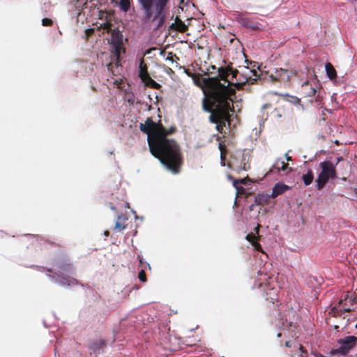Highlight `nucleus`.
Returning a JSON list of instances; mask_svg holds the SVG:
<instances>
[{
	"label": "nucleus",
	"instance_id": "obj_50",
	"mask_svg": "<svg viewBox=\"0 0 357 357\" xmlns=\"http://www.w3.org/2000/svg\"><path fill=\"white\" fill-rule=\"evenodd\" d=\"M354 192H355L356 196L357 197V189L356 188H355Z\"/></svg>",
	"mask_w": 357,
	"mask_h": 357
},
{
	"label": "nucleus",
	"instance_id": "obj_56",
	"mask_svg": "<svg viewBox=\"0 0 357 357\" xmlns=\"http://www.w3.org/2000/svg\"><path fill=\"white\" fill-rule=\"evenodd\" d=\"M326 110H327L328 112H331V110H328L327 109H325Z\"/></svg>",
	"mask_w": 357,
	"mask_h": 357
},
{
	"label": "nucleus",
	"instance_id": "obj_49",
	"mask_svg": "<svg viewBox=\"0 0 357 357\" xmlns=\"http://www.w3.org/2000/svg\"><path fill=\"white\" fill-rule=\"evenodd\" d=\"M43 325L45 327L47 328V324L45 321H43Z\"/></svg>",
	"mask_w": 357,
	"mask_h": 357
},
{
	"label": "nucleus",
	"instance_id": "obj_7",
	"mask_svg": "<svg viewBox=\"0 0 357 357\" xmlns=\"http://www.w3.org/2000/svg\"><path fill=\"white\" fill-rule=\"evenodd\" d=\"M250 157L249 151H246L245 149L237 150L231 155L228 167L236 171L243 170L246 172L250 168Z\"/></svg>",
	"mask_w": 357,
	"mask_h": 357
},
{
	"label": "nucleus",
	"instance_id": "obj_51",
	"mask_svg": "<svg viewBox=\"0 0 357 357\" xmlns=\"http://www.w3.org/2000/svg\"><path fill=\"white\" fill-rule=\"evenodd\" d=\"M289 326H293V321H290V322H289Z\"/></svg>",
	"mask_w": 357,
	"mask_h": 357
},
{
	"label": "nucleus",
	"instance_id": "obj_55",
	"mask_svg": "<svg viewBox=\"0 0 357 357\" xmlns=\"http://www.w3.org/2000/svg\"><path fill=\"white\" fill-rule=\"evenodd\" d=\"M148 98H149L150 100H151V98L150 95H149V96H148Z\"/></svg>",
	"mask_w": 357,
	"mask_h": 357
},
{
	"label": "nucleus",
	"instance_id": "obj_42",
	"mask_svg": "<svg viewBox=\"0 0 357 357\" xmlns=\"http://www.w3.org/2000/svg\"><path fill=\"white\" fill-rule=\"evenodd\" d=\"M109 208L112 211H116V207L114 206H113L112 204H110Z\"/></svg>",
	"mask_w": 357,
	"mask_h": 357
},
{
	"label": "nucleus",
	"instance_id": "obj_9",
	"mask_svg": "<svg viewBox=\"0 0 357 357\" xmlns=\"http://www.w3.org/2000/svg\"><path fill=\"white\" fill-rule=\"evenodd\" d=\"M246 13L236 12L234 13V17L241 27L251 30H259L262 29L263 25L259 22L252 21L250 18L245 16Z\"/></svg>",
	"mask_w": 357,
	"mask_h": 357
},
{
	"label": "nucleus",
	"instance_id": "obj_11",
	"mask_svg": "<svg viewBox=\"0 0 357 357\" xmlns=\"http://www.w3.org/2000/svg\"><path fill=\"white\" fill-rule=\"evenodd\" d=\"M267 75L269 77V79L272 82H287L289 80V73L287 70L284 68H274L273 71L269 73V72H266Z\"/></svg>",
	"mask_w": 357,
	"mask_h": 357
},
{
	"label": "nucleus",
	"instance_id": "obj_53",
	"mask_svg": "<svg viewBox=\"0 0 357 357\" xmlns=\"http://www.w3.org/2000/svg\"><path fill=\"white\" fill-rule=\"evenodd\" d=\"M109 153L110 154H113V153H114V151H109Z\"/></svg>",
	"mask_w": 357,
	"mask_h": 357
},
{
	"label": "nucleus",
	"instance_id": "obj_38",
	"mask_svg": "<svg viewBox=\"0 0 357 357\" xmlns=\"http://www.w3.org/2000/svg\"><path fill=\"white\" fill-rule=\"evenodd\" d=\"M256 204H255V202L253 204H252L250 207H249V210L250 211H253L254 210V206H255Z\"/></svg>",
	"mask_w": 357,
	"mask_h": 357
},
{
	"label": "nucleus",
	"instance_id": "obj_41",
	"mask_svg": "<svg viewBox=\"0 0 357 357\" xmlns=\"http://www.w3.org/2000/svg\"><path fill=\"white\" fill-rule=\"evenodd\" d=\"M179 4L180 5L185 4V6H187V3H185V0H180Z\"/></svg>",
	"mask_w": 357,
	"mask_h": 357
},
{
	"label": "nucleus",
	"instance_id": "obj_10",
	"mask_svg": "<svg viewBox=\"0 0 357 357\" xmlns=\"http://www.w3.org/2000/svg\"><path fill=\"white\" fill-rule=\"evenodd\" d=\"M337 342L340 344V350L346 356L356 347L357 337L354 335H347L338 339Z\"/></svg>",
	"mask_w": 357,
	"mask_h": 357
},
{
	"label": "nucleus",
	"instance_id": "obj_16",
	"mask_svg": "<svg viewBox=\"0 0 357 357\" xmlns=\"http://www.w3.org/2000/svg\"><path fill=\"white\" fill-rule=\"evenodd\" d=\"M288 169V165L284 160L278 158L275 163L272 165L269 172H273V169H276L277 172H284Z\"/></svg>",
	"mask_w": 357,
	"mask_h": 357
},
{
	"label": "nucleus",
	"instance_id": "obj_52",
	"mask_svg": "<svg viewBox=\"0 0 357 357\" xmlns=\"http://www.w3.org/2000/svg\"><path fill=\"white\" fill-rule=\"evenodd\" d=\"M277 336H278V337H281V334L279 333L277 334Z\"/></svg>",
	"mask_w": 357,
	"mask_h": 357
},
{
	"label": "nucleus",
	"instance_id": "obj_36",
	"mask_svg": "<svg viewBox=\"0 0 357 357\" xmlns=\"http://www.w3.org/2000/svg\"><path fill=\"white\" fill-rule=\"evenodd\" d=\"M144 107L146 108L147 110H151V105H149L147 102H146L144 104Z\"/></svg>",
	"mask_w": 357,
	"mask_h": 357
},
{
	"label": "nucleus",
	"instance_id": "obj_29",
	"mask_svg": "<svg viewBox=\"0 0 357 357\" xmlns=\"http://www.w3.org/2000/svg\"><path fill=\"white\" fill-rule=\"evenodd\" d=\"M137 76L139 78H142L144 76L143 74V64H142V60L141 59H139V66H138V70H137Z\"/></svg>",
	"mask_w": 357,
	"mask_h": 357
},
{
	"label": "nucleus",
	"instance_id": "obj_48",
	"mask_svg": "<svg viewBox=\"0 0 357 357\" xmlns=\"http://www.w3.org/2000/svg\"><path fill=\"white\" fill-rule=\"evenodd\" d=\"M43 325L45 327L47 328V324L45 321H43Z\"/></svg>",
	"mask_w": 357,
	"mask_h": 357
},
{
	"label": "nucleus",
	"instance_id": "obj_47",
	"mask_svg": "<svg viewBox=\"0 0 357 357\" xmlns=\"http://www.w3.org/2000/svg\"><path fill=\"white\" fill-rule=\"evenodd\" d=\"M341 180L342 181H347V178L346 177H342V178H341Z\"/></svg>",
	"mask_w": 357,
	"mask_h": 357
},
{
	"label": "nucleus",
	"instance_id": "obj_24",
	"mask_svg": "<svg viewBox=\"0 0 357 357\" xmlns=\"http://www.w3.org/2000/svg\"><path fill=\"white\" fill-rule=\"evenodd\" d=\"M123 215L122 213L117 215V221L115 223L114 230L121 231L125 229V225L120 222V220L123 218Z\"/></svg>",
	"mask_w": 357,
	"mask_h": 357
},
{
	"label": "nucleus",
	"instance_id": "obj_35",
	"mask_svg": "<svg viewBox=\"0 0 357 357\" xmlns=\"http://www.w3.org/2000/svg\"><path fill=\"white\" fill-rule=\"evenodd\" d=\"M271 107V104H264L262 107H261V109H268L269 107Z\"/></svg>",
	"mask_w": 357,
	"mask_h": 357
},
{
	"label": "nucleus",
	"instance_id": "obj_1",
	"mask_svg": "<svg viewBox=\"0 0 357 357\" xmlns=\"http://www.w3.org/2000/svg\"><path fill=\"white\" fill-rule=\"evenodd\" d=\"M155 126V122L148 117L144 123H139V128L141 132L147 135L150 153L158 158L167 170L176 174L179 172L183 162L180 148L174 139H168L157 131H152Z\"/></svg>",
	"mask_w": 357,
	"mask_h": 357
},
{
	"label": "nucleus",
	"instance_id": "obj_21",
	"mask_svg": "<svg viewBox=\"0 0 357 357\" xmlns=\"http://www.w3.org/2000/svg\"><path fill=\"white\" fill-rule=\"evenodd\" d=\"M325 70L330 80H333L337 77L336 70L330 63L325 64Z\"/></svg>",
	"mask_w": 357,
	"mask_h": 357
},
{
	"label": "nucleus",
	"instance_id": "obj_12",
	"mask_svg": "<svg viewBox=\"0 0 357 357\" xmlns=\"http://www.w3.org/2000/svg\"><path fill=\"white\" fill-rule=\"evenodd\" d=\"M202 109L207 113H210V116L208 117V121L211 123L216 124L215 128L218 131L220 132V125L218 124V119L214 117V114L212 110V108L207 103V97L204 96L202 100Z\"/></svg>",
	"mask_w": 357,
	"mask_h": 357
},
{
	"label": "nucleus",
	"instance_id": "obj_23",
	"mask_svg": "<svg viewBox=\"0 0 357 357\" xmlns=\"http://www.w3.org/2000/svg\"><path fill=\"white\" fill-rule=\"evenodd\" d=\"M275 93L278 94L277 92H275ZM278 95L283 96L284 100L289 102L294 105H296L300 102V99L296 96H290L288 93H285V94L278 93Z\"/></svg>",
	"mask_w": 357,
	"mask_h": 357
},
{
	"label": "nucleus",
	"instance_id": "obj_27",
	"mask_svg": "<svg viewBox=\"0 0 357 357\" xmlns=\"http://www.w3.org/2000/svg\"><path fill=\"white\" fill-rule=\"evenodd\" d=\"M137 259L139 261V264L140 266H142V265H143L144 264L149 268V270L151 269V266L150 264L148 263L147 261H146L144 259L143 257L140 254L137 255Z\"/></svg>",
	"mask_w": 357,
	"mask_h": 357
},
{
	"label": "nucleus",
	"instance_id": "obj_45",
	"mask_svg": "<svg viewBox=\"0 0 357 357\" xmlns=\"http://www.w3.org/2000/svg\"><path fill=\"white\" fill-rule=\"evenodd\" d=\"M285 346H286L287 347H290V346H291V345H290V342H288V341H287V342H285Z\"/></svg>",
	"mask_w": 357,
	"mask_h": 357
},
{
	"label": "nucleus",
	"instance_id": "obj_46",
	"mask_svg": "<svg viewBox=\"0 0 357 357\" xmlns=\"http://www.w3.org/2000/svg\"><path fill=\"white\" fill-rule=\"evenodd\" d=\"M227 178L229 179V180H234V178L232 177V176H231L230 174H228L227 175Z\"/></svg>",
	"mask_w": 357,
	"mask_h": 357
},
{
	"label": "nucleus",
	"instance_id": "obj_37",
	"mask_svg": "<svg viewBox=\"0 0 357 357\" xmlns=\"http://www.w3.org/2000/svg\"><path fill=\"white\" fill-rule=\"evenodd\" d=\"M176 131L175 127H171L169 131V134H173Z\"/></svg>",
	"mask_w": 357,
	"mask_h": 357
},
{
	"label": "nucleus",
	"instance_id": "obj_20",
	"mask_svg": "<svg viewBox=\"0 0 357 357\" xmlns=\"http://www.w3.org/2000/svg\"><path fill=\"white\" fill-rule=\"evenodd\" d=\"M270 198H272V197H269L268 194L259 193L255 197V204L256 205H260L263 203L267 202Z\"/></svg>",
	"mask_w": 357,
	"mask_h": 357
},
{
	"label": "nucleus",
	"instance_id": "obj_5",
	"mask_svg": "<svg viewBox=\"0 0 357 357\" xmlns=\"http://www.w3.org/2000/svg\"><path fill=\"white\" fill-rule=\"evenodd\" d=\"M26 267L29 268H36L37 271L43 272L44 271H46L49 273L47 274V278L49 280L56 284H58L62 287L67 288L70 286H73L74 284H78L79 281L74 278L69 276H64L62 274H57L56 272L53 271V268L50 267H46L43 266H37V265H29L26 266Z\"/></svg>",
	"mask_w": 357,
	"mask_h": 357
},
{
	"label": "nucleus",
	"instance_id": "obj_28",
	"mask_svg": "<svg viewBox=\"0 0 357 357\" xmlns=\"http://www.w3.org/2000/svg\"><path fill=\"white\" fill-rule=\"evenodd\" d=\"M137 278H138V279L139 280V281H140V282H146V273H145V271H144V269H141V270L138 272Z\"/></svg>",
	"mask_w": 357,
	"mask_h": 357
},
{
	"label": "nucleus",
	"instance_id": "obj_57",
	"mask_svg": "<svg viewBox=\"0 0 357 357\" xmlns=\"http://www.w3.org/2000/svg\"><path fill=\"white\" fill-rule=\"evenodd\" d=\"M190 0H186L187 3Z\"/></svg>",
	"mask_w": 357,
	"mask_h": 357
},
{
	"label": "nucleus",
	"instance_id": "obj_25",
	"mask_svg": "<svg viewBox=\"0 0 357 357\" xmlns=\"http://www.w3.org/2000/svg\"><path fill=\"white\" fill-rule=\"evenodd\" d=\"M51 9V3L50 2L44 3L43 6L41 7V11L43 15H48Z\"/></svg>",
	"mask_w": 357,
	"mask_h": 357
},
{
	"label": "nucleus",
	"instance_id": "obj_33",
	"mask_svg": "<svg viewBox=\"0 0 357 357\" xmlns=\"http://www.w3.org/2000/svg\"><path fill=\"white\" fill-rule=\"evenodd\" d=\"M314 280L318 284H321L324 282V279L322 277H314Z\"/></svg>",
	"mask_w": 357,
	"mask_h": 357
},
{
	"label": "nucleus",
	"instance_id": "obj_8",
	"mask_svg": "<svg viewBox=\"0 0 357 357\" xmlns=\"http://www.w3.org/2000/svg\"><path fill=\"white\" fill-rule=\"evenodd\" d=\"M50 264L58 270L57 274H62L63 275V273L68 274L74 273L75 267L73 264L65 256L59 255L55 257Z\"/></svg>",
	"mask_w": 357,
	"mask_h": 357
},
{
	"label": "nucleus",
	"instance_id": "obj_30",
	"mask_svg": "<svg viewBox=\"0 0 357 357\" xmlns=\"http://www.w3.org/2000/svg\"><path fill=\"white\" fill-rule=\"evenodd\" d=\"M331 356H335V355H340V356H344L343 352L340 350V347L338 348L332 349L331 351L329 352Z\"/></svg>",
	"mask_w": 357,
	"mask_h": 357
},
{
	"label": "nucleus",
	"instance_id": "obj_31",
	"mask_svg": "<svg viewBox=\"0 0 357 357\" xmlns=\"http://www.w3.org/2000/svg\"><path fill=\"white\" fill-rule=\"evenodd\" d=\"M344 160L343 157L342 156H338L335 158V162H333V165H334V167L336 168L337 165H338L339 162H340L341 161H342Z\"/></svg>",
	"mask_w": 357,
	"mask_h": 357
},
{
	"label": "nucleus",
	"instance_id": "obj_18",
	"mask_svg": "<svg viewBox=\"0 0 357 357\" xmlns=\"http://www.w3.org/2000/svg\"><path fill=\"white\" fill-rule=\"evenodd\" d=\"M252 183H253L252 180H251L249 178L234 179L233 180V186L237 191H239L242 189V188L239 186L240 183H242L245 185H251Z\"/></svg>",
	"mask_w": 357,
	"mask_h": 357
},
{
	"label": "nucleus",
	"instance_id": "obj_40",
	"mask_svg": "<svg viewBox=\"0 0 357 357\" xmlns=\"http://www.w3.org/2000/svg\"><path fill=\"white\" fill-rule=\"evenodd\" d=\"M285 157L287 161L291 160V157L289 156L287 153L285 154Z\"/></svg>",
	"mask_w": 357,
	"mask_h": 357
},
{
	"label": "nucleus",
	"instance_id": "obj_26",
	"mask_svg": "<svg viewBox=\"0 0 357 357\" xmlns=\"http://www.w3.org/2000/svg\"><path fill=\"white\" fill-rule=\"evenodd\" d=\"M41 24L43 26H51L54 24V21L49 17H43L41 21Z\"/></svg>",
	"mask_w": 357,
	"mask_h": 357
},
{
	"label": "nucleus",
	"instance_id": "obj_14",
	"mask_svg": "<svg viewBox=\"0 0 357 357\" xmlns=\"http://www.w3.org/2000/svg\"><path fill=\"white\" fill-rule=\"evenodd\" d=\"M317 90L313 87H310V91L307 93V96L310 98L309 102L317 108L321 107L323 103L319 99V96H316Z\"/></svg>",
	"mask_w": 357,
	"mask_h": 357
},
{
	"label": "nucleus",
	"instance_id": "obj_2",
	"mask_svg": "<svg viewBox=\"0 0 357 357\" xmlns=\"http://www.w3.org/2000/svg\"><path fill=\"white\" fill-rule=\"evenodd\" d=\"M141 10L144 12L143 23L157 20L154 30L162 27L166 22V8L169 0H137Z\"/></svg>",
	"mask_w": 357,
	"mask_h": 357
},
{
	"label": "nucleus",
	"instance_id": "obj_19",
	"mask_svg": "<svg viewBox=\"0 0 357 357\" xmlns=\"http://www.w3.org/2000/svg\"><path fill=\"white\" fill-rule=\"evenodd\" d=\"M112 3L118 5L119 9L124 13H127L130 8V0H119V3L116 0H112Z\"/></svg>",
	"mask_w": 357,
	"mask_h": 357
},
{
	"label": "nucleus",
	"instance_id": "obj_4",
	"mask_svg": "<svg viewBox=\"0 0 357 357\" xmlns=\"http://www.w3.org/2000/svg\"><path fill=\"white\" fill-rule=\"evenodd\" d=\"M321 171L315 179V188L317 190H322L330 180L337 178L336 168L334 167L332 158H326L319 164Z\"/></svg>",
	"mask_w": 357,
	"mask_h": 357
},
{
	"label": "nucleus",
	"instance_id": "obj_15",
	"mask_svg": "<svg viewBox=\"0 0 357 357\" xmlns=\"http://www.w3.org/2000/svg\"><path fill=\"white\" fill-rule=\"evenodd\" d=\"M74 284L73 286H75ZM77 285H80L84 288L85 294L87 297L91 298L93 301H97L100 298V296L98 293L88 284H84L79 282Z\"/></svg>",
	"mask_w": 357,
	"mask_h": 357
},
{
	"label": "nucleus",
	"instance_id": "obj_39",
	"mask_svg": "<svg viewBox=\"0 0 357 357\" xmlns=\"http://www.w3.org/2000/svg\"><path fill=\"white\" fill-rule=\"evenodd\" d=\"M128 102L129 103L132 104V103L134 102V99H133V98H130H130H128Z\"/></svg>",
	"mask_w": 357,
	"mask_h": 357
},
{
	"label": "nucleus",
	"instance_id": "obj_22",
	"mask_svg": "<svg viewBox=\"0 0 357 357\" xmlns=\"http://www.w3.org/2000/svg\"><path fill=\"white\" fill-rule=\"evenodd\" d=\"M105 345V341L103 340H97L91 344V349L94 351L100 350Z\"/></svg>",
	"mask_w": 357,
	"mask_h": 357
},
{
	"label": "nucleus",
	"instance_id": "obj_43",
	"mask_svg": "<svg viewBox=\"0 0 357 357\" xmlns=\"http://www.w3.org/2000/svg\"><path fill=\"white\" fill-rule=\"evenodd\" d=\"M109 232L108 231H104V236H105L107 237V236H109Z\"/></svg>",
	"mask_w": 357,
	"mask_h": 357
},
{
	"label": "nucleus",
	"instance_id": "obj_13",
	"mask_svg": "<svg viewBox=\"0 0 357 357\" xmlns=\"http://www.w3.org/2000/svg\"><path fill=\"white\" fill-rule=\"evenodd\" d=\"M291 186H289L282 182L276 183L272 188V192L269 195V197L275 198L279 195L284 193L287 190L291 189Z\"/></svg>",
	"mask_w": 357,
	"mask_h": 357
},
{
	"label": "nucleus",
	"instance_id": "obj_34",
	"mask_svg": "<svg viewBox=\"0 0 357 357\" xmlns=\"http://www.w3.org/2000/svg\"><path fill=\"white\" fill-rule=\"evenodd\" d=\"M178 20V17L176 16V18H175V22L172 23L169 26V29H174L175 27V24H176V22H177V20Z\"/></svg>",
	"mask_w": 357,
	"mask_h": 357
},
{
	"label": "nucleus",
	"instance_id": "obj_32",
	"mask_svg": "<svg viewBox=\"0 0 357 357\" xmlns=\"http://www.w3.org/2000/svg\"><path fill=\"white\" fill-rule=\"evenodd\" d=\"M25 237L28 238L29 239V238H36V241L38 240V236H36V235H33V234H26L24 235Z\"/></svg>",
	"mask_w": 357,
	"mask_h": 357
},
{
	"label": "nucleus",
	"instance_id": "obj_58",
	"mask_svg": "<svg viewBox=\"0 0 357 357\" xmlns=\"http://www.w3.org/2000/svg\"><path fill=\"white\" fill-rule=\"evenodd\" d=\"M356 328H357V324H356Z\"/></svg>",
	"mask_w": 357,
	"mask_h": 357
},
{
	"label": "nucleus",
	"instance_id": "obj_44",
	"mask_svg": "<svg viewBox=\"0 0 357 357\" xmlns=\"http://www.w3.org/2000/svg\"><path fill=\"white\" fill-rule=\"evenodd\" d=\"M178 9L179 10H181V12H183V7H182L180 4H179V6H178Z\"/></svg>",
	"mask_w": 357,
	"mask_h": 357
},
{
	"label": "nucleus",
	"instance_id": "obj_17",
	"mask_svg": "<svg viewBox=\"0 0 357 357\" xmlns=\"http://www.w3.org/2000/svg\"><path fill=\"white\" fill-rule=\"evenodd\" d=\"M314 180V175L313 170L310 168L307 169L306 173L302 175V181L305 185V186H309L312 184Z\"/></svg>",
	"mask_w": 357,
	"mask_h": 357
},
{
	"label": "nucleus",
	"instance_id": "obj_3",
	"mask_svg": "<svg viewBox=\"0 0 357 357\" xmlns=\"http://www.w3.org/2000/svg\"><path fill=\"white\" fill-rule=\"evenodd\" d=\"M128 38H125L123 31L119 27H114L111 32L110 38L108 39L109 52L116 67L121 66L125 62L126 54V47L125 43L128 42Z\"/></svg>",
	"mask_w": 357,
	"mask_h": 357
},
{
	"label": "nucleus",
	"instance_id": "obj_54",
	"mask_svg": "<svg viewBox=\"0 0 357 357\" xmlns=\"http://www.w3.org/2000/svg\"><path fill=\"white\" fill-rule=\"evenodd\" d=\"M225 165L223 164V162L221 161V166H224Z\"/></svg>",
	"mask_w": 357,
	"mask_h": 357
},
{
	"label": "nucleus",
	"instance_id": "obj_6",
	"mask_svg": "<svg viewBox=\"0 0 357 357\" xmlns=\"http://www.w3.org/2000/svg\"><path fill=\"white\" fill-rule=\"evenodd\" d=\"M231 83L228 82L225 83H219L218 86L221 89L219 95V104L220 112L224 116H227L230 113L234 112V108L232 104V100L229 97L231 93L234 92V90L229 87Z\"/></svg>",
	"mask_w": 357,
	"mask_h": 357
}]
</instances>
